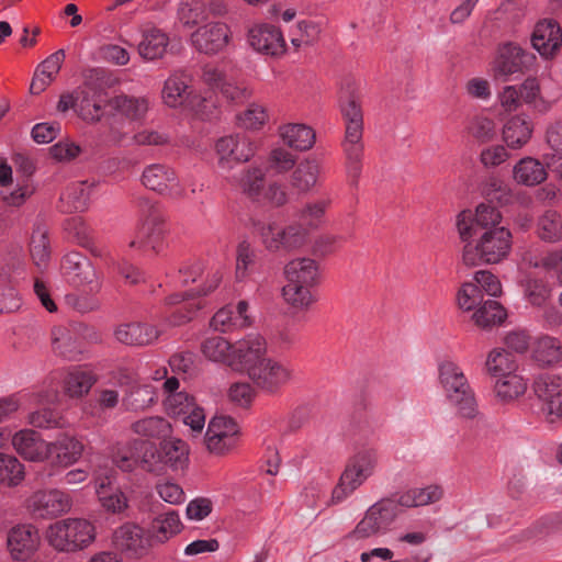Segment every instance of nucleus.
Segmentation results:
<instances>
[{
    "instance_id": "38",
    "label": "nucleus",
    "mask_w": 562,
    "mask_h": 562,
    "mask_svg": "<svg viewBox=\"0 0 562 562\" xmlns=\"http://www.w3.org/2000/svg\"><path fill=\"white\" fill-rule=\"evenodd\" d=\"M485 369L492 378L498 379L517 372L518 363L516 357L508 350L495 348L487 355Z\"/></svg>"
},
{
    "instance_id": "40",
    "label": "nucleus",
    "mask_w": 562,
    "mask_h": 562,
    "mask_svg": "<svg viewBox=\"0 0 562 562\" xmlns=\"http://www.w3.org/2000/svg\"><path fill=\"white\" fill-rule=\"evenodd\" d=\"M522 288L525 299L535 307L546 306L552 297L553 285L543 278L528 276Z\"/></svg>"
},
{
    "instance_id": "16",
    "label": "nucleus",
    "mask_w": 562,
    "mask_h": 562,
    "mask_svg": "<svg viewBox=\"0 0 562 562\" xmlns=\"http://www.w3.org/2000/svg\"><path fill=\"white\" fill-rule=\"evenodd\" d=\"M140 180L145 188L161 195L173 199L183 196L184 190L180 186L176 172L167 165L153 164L145 167Z\"/></svg>"
},
{
    "instance_id": "14",
    "label": "nucleus",
    "mask_w": 562,
    "mask_h": 562,
    "mask_svg": "<svg viewBox=\"0 0 562 562\" xmlns=\"http://www.w3.org/2000/svg\"><path fill=\"white\" fill-rule=\"evenodd\" d=\"M238 426L232 417L215 416L207 426L204 442L214 454H225L237 443Z\"/></svg>"
},
{
    "instance_id": "12",
    "label": "nucleus",
    "mask_w": 562,
    "mask_h": 562,
    "mask_svg": "<svg viewBox=\"0 0 562 562\" xmlns=\"http://www.w3.org/2000/svg\"><path fill=\"white\" fill-rule=\"evenodd\" d=\"M267 358V344L262 336L251 334L238 340L232 350L228 366L235 370H243L249 374L254 367Z\"/></svg>"
},
{
    "instance_id": "42",
    "label": "nucleus",
    "mask_w": 562,
    "mask_h": 562,
    "mask_svg": "<svg viewBox=\"0 0 562 562\" xmlns=\"http://www.w3.org/2000/svg\"><path fill=\"white\" fill-rule=\"evenodd\" d=\"M97 382L91 371L75 368L68 372L64 381L65 392L70 397H82L89 393Z\"/></svg>"
},
{
    "instance_id": "26",
    "label": "nucleus",
    "mask_w": 562,
    "mask_h": 562,
    "mask_svg": "<svg viewBox=\"0 0 562 562\" xmlns=\"http://www.w3.org/2000/svg\"><path fill=\"white\" fill-rule=\"evenodd\" d=\"M38 541V532L33 526L20 525L9 532L8 548L15 560H25L36 549Z\"/></svg>"
},
{
    "instance_id": "1",
    "label": "nucleus",
    "mask_w": 562,
    "mask_h": 562,
    "mask_svg": "<svg viewBox=\"0 0 562 562\" xmlns=\"http://www.w3.org/2000/svg\"><path fill=\"white\" fill-rule=\"evenodd\" d=\"M475 243L465 241L462 261L468 267L498 263L505 259L512 249V233L506 227L482 232Z\"/></svg>"
},
{
    "instance_id": "19",
    "label": "nucleus",
    "mask_w": 562,
    "mask_h": 562,
    "mask_svg": "<svg viewBox=\"0 0 562 562\" xmlns=\"http://www.w3.org/2000/svg\"><path fill=\"white\" fill-rule=\"evenodd\" d=\"M70 497L58 490L35 492L29 499V508L35 516L52 518L68 512Z\"/></svg>"
},
{
    "instance_id": "50",
    "label": "nucleus",
    "mask_w": 562,
    "mask_h": 562,
    "mask_svg": "<svg viewBox=\"0 0 562 562\" xmlns=\"http://www.w3.org/2000/svg\"><path fill=\"white\" fill-rule=\"evenodd\" d=\"M533 358L541 366H552L561 359V344L560 340L543 336L536 342L533 349Z\"/></svg>"
},
{
    "instance_id": "44",
    "label": "nucleus",
    "mask_w": 562,
    "mask_h": 562,
    "mask_svg": "<svg viewBox=\"0 0 562 562\" xmlns=\"http://www.w3.org/2000/svg\"><path fill=\"white\" fill-rule=\"evenodd\" d=\"M181 528L182 524L175 510L159 515L151 524V541L164 543L172 536L179 533Z\"/></svg>"
},
{
    "instance_id": "22",
    "label": "nucleus",
    "mask_w": 562,
    "mask_h": 562,
    "mask_svg": "<svg viewBox=\"0 0 562 562\" xmlns=\"http://www.w3.org/2000/svg\"><path fill=\"white\" fill-rule=\"evenodd\" d=\"M339 102L345 121V132H363V114L355 83L347 82L346 87L341 89Z\"/></svg>"
},
{
    "instance_id": "18",
    "label": "nucleus",
    "mask_w": 562,
    "mask_h": 562,
    "mask_svg": "<svg viewBox=\"0 0 562 562\" xmlns=\"http://www.w3.org/2000/svg\"><path fill=\"white\" fill-rule=\"evenodd\" d=\"M533 56L526 53L521 47L507 43L498 48L493 71L496 78L506 80L509 76L522 72L531 63Z\"/></svg>"
},
{
    "instance_id": "58",
    "label": "nucleus",
    "mask_w": 562,
    "mask_h": 562,
    "mask_svg": "<svg viewBox=\"0 0 562 562\" xmlns=\"http://www.w3.org/2000/svg\"><path fill=\"white\" fill-rule=\"evenodd\" d=\"M538 232L541 239L558 241L562 238V217L555 211H547L538 221Z\"/></svg>"
},
{
    "instance_id": "39",
    "label": "nucleus",
    "mask_w": 562,
    "mask_h": 562,
    "mask_svg": "<svg viewBox=\"0 0 562 562\" xmlns=\"http://www.w3.org/2000/svg\"><path fill=\"white\" fill-rule=\"evenodd\" d=\"M495 397L504 404L512 403L522 396L527 390V383L517 372L495 379Z\"/></svg>"
},
{
    "instance_id": "54",
    "label": "nucleus",
    "mask_w": 562,
    "mask_h": 562,
    "mask_svg": "<svg viewBox=\"0 0 562 562\" xmlns=\"http://www.w3.org/2000/svg\"><path fill=\"white\" fill-rule=\"evenodd\" d=\"M135 449L140 452L139 468L146 472H160L162 457L157 446L148 440L135 439Z\"/></svg>"
},
{
    "instance_id": "49",
    "label": "nucleus",
    "mask_w": 562,
    "mask_h": 562,
    "mask_svg": "<svg viewBox=\"0 0 562 562\" xmlns=\"http://www.w3.org/2000/svg\"><path fill=\"white\" fill-rule=\"evenodd\" d=\"M157 400L154 386L149 384L134 386L124 397L123 404L127 411L138 412L150 407Z\"/></svg>"
},
{
    "instance_id": "35",
    "label": "nucleus",
    "mask_w": 562,
    "mask_h": 562,
    "mask_svg": "<svg viewBox=\"0 0 562 562\" xmlns=\"http://www.w3.org/2000/svg\"><path fill=\"white\" fill-rule=\"evenodd\" d=\"M532 135V124L527 117L513 116L503 127V138L508 147L521 148Z\"/></svg>"
},
{
    "instance_id": "2",
    "label": "nucleus",
    "mask_w": 562,
    "mask_h": 562,
    "mask_svg": "<svg viewBox=\"0 0 562 562\" xmlns=\"http://www.w3.org/2000/svg\"><path fill=\"white\" fill-rule=\"evenodd\" d=\"M140 225L130 246L154 254L161 252L166 247L165 216L159 205L147 198L137 200Z\"/></svg>"
},
{
    "instance_id": "24",
    "label": "nucleus",
    "mask_w": 562,
    "mask_h": 562,
    "mask_svg": "<svg viewBox=\"0 0 562 562\" xmlns=\"http://www.w3.org/2000/svg\"><path fill=\"white\" fill-rule=\"evenodd\" d=\"M16 452L30 461H43L49 457L48 442L44 441L34 430H21L12 438Z\"/></svg>"
},
{
    "instance_id": "36",
    "label": "nucleus",
    "mask_w": 562,
    "mask_h": 562,
    "mask_svg": "<svg viewBox=\"0 0 562 562\" xmlns=\"http://www.w3.org/2000/svg\"><path fill=\"white\" fill-rule=\"evenodd\" d=\"M53 350L67 360H78L82 346L77 336L65 327H54L52 330Z\"/></svg>"
},
{
    "instance_id": "8",
    "label": "nucleus",
    "mask_w": 562,
    "mask_h": 562,
    "mask_svg": "<svg viewBox=\"0 0 562 562\" xmlns=\"http://www.w3.org/2000/svg\"><path fill=\"white\" fill-rule=\"evenodd\" d=\"M202 80L213 91L220 92L228 102L241 103L251 95V91L246 83L238 79L234 71L215 65H205L203 67Z\"/></svg>"
},
{
    "instance_id": "63",
    "label": "nucleus",
    "mask_w": 562,
    "mask_h": 562,
    "mask_svg": "<svg viewBox=\"0 0 562 562\" xmlns=\"http://www.w3.org/2000/svg\"><path fill=\"white\" fill-rule=\"evenodd\" d=\"M457 302L461 310L472 311L479 307L483 302V293L479 284L465 282L457 293Z\"/></svg>"
},
{
    "instance_id": "20",
    "label": "nucleus",
    "mask_w": 562,
    "mask_h": 562,
    "mask_svg": "<svg viewBox=\"0 0 562 562\" xmlns=\"http://www.w3.org/2000/svg\"><path fill=\"white\" fill-rule=\"evenodd\" d=\"M248 43L257 52L280 56L285 52V42L279 27L271 24L255 25L248 32Z\"/></svg>"
},
{
    "instance_id": "41",
    "label": "nucleus",
    "mask_w": 562,
    "mask_h": 562,
    "mask_svg": "<svg viewBox=\"0 0 562 562\" xmlns=\"http://www.w3.org/2000/svg\"><path fill=\"white\" fill-rule=\"evenodd\" d=\"M368 479L361 472L351 465L348 461L345 470L340 475L338 484L331 493V503L337 504L347 498L358 487H360Z\"/></svg>"
},
{
    "instance_id": "53",
    "label": "nucleus",
    "mask_w": 562,
    "mask_h": 562,
    "mask_svg": "<svg viewBox=\"0 0 562 562\" xmlns=\"http://www.w3.org/2000/svg\"><path fill=\"white\" fill-rule=\"evenodd\" d=\"M233 346L222 336H212L203 340L201 351L211 361L226 362L228 364Z\"/></svg>"
},
{
    "instance_id": "51",
    "label": "nucleus",
    "mask_w": 562,
    "mask_h": 562,
    "mask_svg": "<svg viewBox=\"0 0 562 562\" xmlns=\"http://www.w3.org/2000/svg\"><path fill=\"white\" fill-rule=\"evenodd\" d=\"M194 295L195 294L193 292L188 291L184 293H175L166 299L167 304L169 305L183 303V305L172 316V319L170 321L172 325L179 326L189 322L194 312L201 307L199 303L192 302Z\"/></svg>"
},
{
    "instance_id": "23",
    "label": "nucleus",
    "mask_w": 562,
    "mask_h": 562,
    "mask_svg": "<svg viewBox=\"0 0 562 562\" xmlns=\"http://www.w3.org/2000/svg\"><path fill=\"white\" fill-rule=\"evenodd\" d=\"M562 43V32L559 24L552 20H544L537 23L531 44L543 57H550Z\"/></svg>"
},
{
    "instance_id": "32",
    "label": "nucleus",
    "mask_w": 562,
    "mask_h": 562,
    "mask_svg": "<svg viewBox=\"0 0 562 562\" xmlns=\"http://www.w3.org/2000/svg\"><path fill=\"white\" fill-rule=\"evenodd\" d=\"M547 177L548 172L544 165L533 157L521 158L513 168V178L521 186H538L542 183Z\"/></svg>"
},
{
    "instance_id": "61",
    "label": "nucleus",
    "mask_w": 562,
    "mask_h": 562,
    "mask_svg": "<svg viewBox=\"0 0 562 562\" xmlns=\"http://www.w3.org/2000/svg\"><path fill=\"white\" fill-rule=\"evenodd\" d=\"M470 135L479 143H488L496 136V124L495 122L483 115L474 116L469 124Z\"/></svg>"
},
{
    "instance_id": "10",
    "label": "nucleus",
    "mask_w": 562,
    "mask_h": 562,
    "mask_svg": "<svg viewBox=\"0 0 562 562\" xmlns=\"http://www.w3.org/2000/svg\"><path fill=\"white\" fill-rule=\"evenodd\" d=\"M501 212L490 204L481 203L473 215L471 211H462L457 218V227L462 241L472 239L482 232L498 228Z\"/></svg>"
},
{
    "instance_id": "4",
    "label": "nucleus",
    "mask_w": 562,
    "mask_h": 562,
    "mask_svg": "<svg viewBox=\"0 0 562 562\" xmlns=\"http://www.w3.org/2000/svg\"><path fill=\"white\" fill-rule=\"evenodd\" d=\"M95 538L93 525L80 518L55 522L47 530V540L58 551L74 552L88 547Z\"/></svg>"
},
{
    "instance_id": "62",
    "label": "nucleus",
    "mask_w": 562,
    "mask_h": 562,
    "mask_svg": "<svg viewBox=\"0 0 562 562\" xmlns=\"http://www.w3.org/2000/svg\"><path fill=\"white\" fill-rule=\"evenodd\" d=\"M30 252L34 265L38 269L47 267L50 258L49 240L45 233L37 232L33 234Z\"/></svg>"
},
{
    "instance_id": "52",
    "label": "nucleus",
    "mask_w": 562,
    "mask_h": 562,
    "mask_svg": "<svg viewBox=\"0 0 562 562\" xmlns=\"http://www.w3.org/2000/svg\"><path fill=\"white\" fill-rule=\"evenodd\" d=\"M189 86L183 76H170L162 89L164 102L170 108H177L186 101Z\"/></svg>"
},
{
    "instance_id": "56",
    "label": "nucleus",
    "mask_w": 562,
    "mask_h": 562,
    "mask_svg": "<svg viewBox=\"0 0 562 562\" xmlns=\"http://www.w3.org/2000/svg\"><path fill=\"white\" fill-rule=\"evenodd\" d=\"M132 430L143 437L160 438L169 432L170 424L162 417L151 416L133 423Z\"/></svg>"
},
{
    "instance_id": "60",
    "label": "nucleus",
    "mask_w": 562,
    "mask_h": 562,
    "mask_svg": "<svg viewBox=\"0 0 562 562\" xmlns=\"http://www.w3.org/2000/svg\"><path fill=\"white\" fill-rule=\"evenodd\" d=\"M348 462L369 479L374 474L379 464V452L374 448H364L350 457Z\"/></svg>"
},
{
    "instance_id": "11",
    "label": "nucleus",
    "mask_w": 562,
    "mask_h": 562,
    "mask_svg": "<svg viewBox=\"0 0 562 562\" xmlns=\"http://www.w3.org/2000/svg\"><path fill=\"white\" fill-rule=\"evenodd\" d=\"M533 392L539 401L541 417L550 423L562 419V384L552 375H540L533 382Z\"/></svg>"
},
{
    "instance_id": "55",
    "label": "nucleus",
    "mask_w": 562,
    "mask_h": 562,
    "mask_svg": "<svg viewBox=\"0 0 562 562\" xmlns=\"http://www.w3.org/2000/svg\"><path fill=\"white\" fill-rule=\"evenodd\" d=\"M23 479V464L11 454L0 453V482L8 486H16Z\"/></svg>"
},
{
    "instance_id": "48",
    "label": "nucleus",
    "mask_w": 562,
    "mask_h": 562,
    "mask_svg": "<svg viewBox=\"0 0 562 562\" xmlns=\"http://www.w3.org/2000/svg\"><path fill=\"white\" fill-rule=\"evenodd\" d=\"M179 21L192 27L207 20V9L202 0H181L177 10Z\"/></svg>"
},
{
    "instance_id": "33",
    "label": "nucleus",
    "mask_w": 562,
    "mask_h": 562,
    "mask_svg": "<svg viewBox=\"0 0 562 562\" xmlns=\"http://www.w3.org/2000/svg\"><path fill=\"white\" fill-rule=\"evenodd\" d=\"M279 134L286 146L301 151L312 148L316 139L314 130L300 123H289L280 126Z\"/></svg>"
},
{
    "instance_id": "46",
    "label": "nucleus",
    "mask_w": 562,
    "mask_h": 562,
    "mask_svg": "<svg viewBox=\"0 0 562 562\" xmlns=\"http://www.w3.org/2000/svg\"><path fill=\"white\" fill-rule=\"evenodd\" d=\"M282 297L294 312L307 311L314 302L311 286L288 282L282 288Z\"/></svg>"
},
{
    "instance_id": "34",
    "label": "nucleus",
    "mask_w": 562,
    "mask_h": 562,
    "mask_svg": "<svg viewBox=\"0 0 562 562\" xmlns=\"http://www.w3.org/2000/svg\"><path fill=\"white\" fill-rule=\"evenodd\" d=\"M111 108L131 122L143 121L148 112L149 102L145 97L120 94L110 100Z\"/></svg>"
},
{
    "instance_id": "59",
    "label": "nucleus",
    "mask_w": 562,
    "mask_h": 562,
    "mask_svg": "<svg viewBox=\"0 0 562 562\" xmlns=\"http://www.w3.org/2000/svg\"><path fill=\"white\" fill-rule=\"evenodd\" d=\"M265 173L261 169L254 168L245 171L240 178V188L243 192L252 201L261 202Z\"/></svg>"
},
{
    "instance_id": "64",
    "label": "nucleus",
    "mask_w": 562,
    "mask_h": 562,
    "mask_svg": "<svg viewBox=\"0 0 562 562\" xmlns=\"http://www.w3.org/2000/svg\"><path fill=\"white\" fill-rule=\"evenodd\" d=\"M529 267L541 268L546 271L562 270V249H554L541 255L526 257Z\"/></svg>"
},
{
    "instance_id": "30",
    "label": "nucleus",
    "mask_w": 562,
    "mask_h": 562,
    "mask_svg": "<svg viewBox=\"0 0 562 562\" xmlns=\"http://www.w3.org/2000/svg\"><path fill=\"white\" fill-rule=\"evenodd\" d=\"M92 184L87 181H77L67 186L59 199V209L63 213L83 212L88 207Z\"/></svg>"
},
{
    "instance_id": "29",
    "label": "nucleus",
    "mask_w": 562,
    "mask_h": 562,
    "mask_svg": "<svg viewBox=\"0 0 562 562\" xmlns=\"http://www.w3.org/2000/svg\"><path fill=\"white\" fill-rule=\"evenodd\" d=\"M284 276L288 283L312 288L318 281V265L312 258H296L285 265Z\"/></svg>"
},
{
    "instance_id": "37",
    "label": "nucleus",
    "mask_w": 562,
    "mask_h": 562,
    "mask_svg": "<svg viewBox=\"0 0 562 562\" xmlns=\"http://www.w3.org/2000/svg\"><path fill=\"white\" fill-rule=\"evenodd\" d=\"M321 166L316 159L302 160L291 175V187L300 193H307L317 182Z\"/></svg>"
},
{
    "instance_id": "25",
    "label": "nucleus",
    "mask_w": 562,
    "mask_h": 562,
    "mask_svg": "<svg viewBox=\"0 0 562 562\" xmlns=\"http://www.w3.org/2000/svg\"><path fill=\"white\" fill-rule=\"evenodd\" d=\"M77 93V102L85 120L99 121L105 102L104 90L87 80Z\"/></svg>"
},
{
    "instance_id": "27",
    "label": "nucleus",
    "mask_w": 562,
    "mask_h": 562,
    "mask_svg": "<svg viewBox=\"0 0 562 562\" xmlns=\"http://www.w3.org/2000/svg\"><path fill=\"white\" fill-rule=\"evenodd\" d=\"M160 331L143 323L122 324L114 330L116 340L126 346H147L158 339Z\"/></svg>"
},
{
    "instance_id": "47",
    "label": "nucleus",
    "mask_w": 562,
    "mask_h": 562,
    "mask_svg": "<svg viewBox=\"0 0 562 562\" xmlns=\"http://www.w3.org/2000/svg\"><path fill=\"white\" fill-rule=\"evenodd\" d=\"M507 314L505 308L495 300H485L474 312L472 318L481 328H488L501 324Z\"/></svg>"
},
{
    "instance_id": "7",
    "label": "nucleus",
    "mask_w": 562,
    "mask_h": 562,
    "mask_svg": "<svg viewBox=\"0 0 562 562\" xmlns=\"http://www.w3.org/2000/svg\"><path fill=\"white\" fill-rule=\"evenodd\" d=\"M248 378L265 394L277 395L293 380V369L283 361L267 357L254 367Z\"/></svg>"
},
{
    "instance_id": "43",
    "label": "nucleus",
    "mask_w": 562,
    "mask_h": 562,
    "mask_svg": "<svg viewBox=\"0 0 562 562\" xmlns=\"http://www.w3.org/2000/svg\"><path fill=\"white\" fill-rule=\"evenodd\" d=\"M169 40L168 36L157 29H153L143 35L138 44L139 55L147 60L161 58L166 53Z\"/></svg>"
},
{
    "instance_id": "6",
    "label": "nucleus",
    "mask_w": 562,
    "mask_h": 562,
    "mask_svg": "<svg viewBox=\"0 0 562 562\" xmlns=\"http://www.w3.org/2000/svg\"><path fill=\"white\" fill-rule=\"evenodd\" d=\"M256 227L266 249L271 252L300 249L305 245L308 235V229L301 223H292L283 228L276 223H258Z\"/></svg>"
},
{
    "instance_id": "17",
    "label": "nucleus",
    "mask_w": 562,
    "mask_h": 562,
    "mask_svg": "<svg viewBox=\"0 0 562 562\" xmlns=\"http://www.w3.org/2000/svg\"><path fill=\"white\" fill-rule=\"evenodd\" d=\"M229 34V29L225 23L211 22L198 27L191 34V43L199 53L214 55L228 44Z\"/></svg>"
},
{
    "instance_id": "31",
    "label": "nucleus",
    "mask_w": 562,
    "mask_h": 562,
    "mask_svg": "<svg viewBox=\"0 0 562 562\" xmlns=\"http://www.w3.org/2000/svg\"><path fill=\"white\" fill-rule=\"evenodd\" d=\"M109 136L113 143L122 146H159L169 142L167 134L151 130H143L135 133L133 136H128L127 133L120 131L115 126H111Z\"/></svg>"
},
{
    "instance_id": "28",
    "label": "nucleus",
    "mask_w": 562,
    "mask_h": 562,
    "mask_svg": "<svg viewBox=\"0 0 562 562\" xmlns=\"http://www.w3.org/2000/svg\"><path fill=\"white\" fill-rule=\"evenodd\" d=\"M48 458L63 467H68L81 458L85 446L76 437L63 434L55 441L48 442Z\"/></svg>"
},
{
    "instance_id": "21",
    "label": "nucleus",
    "mask_w": 562,
    "mask_h": 562,
    "mask_svg": "<svg viewBox=\"0 0 562 562\" xmlns=\"http://www.w3.org/2000/svg\"><path fill=\"white\" fill-rule=\"evenodd\" d=\"M347 177L352 186L358 184L364 158L363 132H345L341 142Z\"/></svg>"
},
{
    "instance_id": "15",
    "label": "nucleus",
    "mask_w": 562,
    "mask_h": 562,
    "mask_svg": "<svg viewBox=\"0 0 562 562\" xmlns=\"http://www.w3.org/2000/svg\"><path fill=\"white\" fill-rule=\"evenodd\" d=\"M218 166L231 170L234 165L248 161L256 151L255 143L245 135H229L220 138L215 145Z\"/></svg>"
},
{
    "instance_id": "45",
    "label": "nucleus",
    "mask_w": 562,
    "mask_h": 562,
    "mask_svg": "<svg viewBox=\"0 0 562 562\" xmlns=\"http://www.w3.org/2000/svg\"><path fill=\"white\" fill-rule=\"evenodd\" d=\"M162 457V465L168 464L175 470L183 469L189 460L188 445L177 438L165 440L160 450Z\"/></svg>"
},
{
    "instance_id": "5",
    "label": "nucleus",
    "mask_w": 562,
    "mask_h": 562,
    "mask_svg": "<svg viewBox=\"0 0 562 562\" xmlns=\"http://www.w3.org/2000/svg\"><path fill=\"white\" fill-rule=\"evenodd\" d=\"M396 518V505L389 498H382L366 510L348 538L359 541L382 537L391 530Z\"/></svg>"
},
{
    "instance_id": "57",
    "label": "nucleus",
    "mask_w": 562,
    "mask_h": 562,
    "mask_svg": "<svg viewBox=\"0 0 562 562\" xmlns=\"http://www.w3.org/2000/svg\"><path fill=\"white\" fill-rule=\"evenodd\" d=\"M329 204L330 201L326 199L310 202L296 213V216L306 229L317 228Z\"/></svg>"
},
{
    "instance_id": "13",
    "label": "nucleus",
    "mask_w": 562,
    "mask_h": 562,
    "mask_svg": "<svg viewBox=\"0 0 562 562\" xmlns=\"http://www.w3.org/2000/svg\"><path fill=\"white\" fill-rule=\"evenodd\" d=\"M113 543L117 550L131 559L145 557L153 546L149 532L132 522H126L114 531Z\"/></svg>"
},
{
    "instance_id": "9",
    "label": "nucleus",
    "mask_w": 562,
    "mask_h": 562,
    "mask_svg": "<svg viewBox=\"0 0 562 562\" xmlns=\"http://www.w3.org/2000/svg\"><path fill=\"white\" fill-rule=\"evenodd\" d=\"M63 279L74 288H89V291L98 293L101 282L91 261L82 254L71 251L66 254L60 261Z\"/></svg>"
},
{
    "instance_id": "3",
    "label": "nucleus",
    "mask_w": 562,
    "mask_h": 562,
    "mask_svg": "<svg viewBox=\"0 0 562 562\" xmlns=\"http://www.w3.org/2000/svg\"><path fill=\"white\" fill-rule=\"evenodd\" d=\"M439 378L447 398L457 408L460 417L475 419L481 416L474 392L456 363L443 362L439 368Z\"/></svg>"
}]
</instances>
